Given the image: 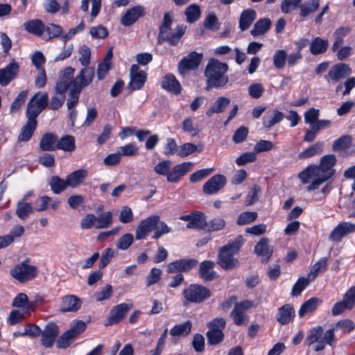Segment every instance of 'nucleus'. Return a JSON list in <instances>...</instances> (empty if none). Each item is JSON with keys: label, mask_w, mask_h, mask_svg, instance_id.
I'll use <instances>...</instances> for the list:
<instances>
[{"label": "nucleus", "mask_w": 355, "mask_h": 355, "mask_svg": "<svg viewBox=\"0 0 355 355\" xmlns=\"http://www.w3.org/2000/svg\"><path fill=\"white\" fill-rule=\"evenodd\" d=\"M227 69V64L214 58L210 59L205 70V76L207 78L206 90L225 86L229 81L228 76L225 74Z\"/></svg>", "instance_id": "f257e3e1"}, {"label": "nucleus", "mask_w": 355, "mask_h": 355, "mask_svg": "<svg viewBox=\"0 0 355 355\" xmlns=\"http://www.w3.org/2000/svg\"><path fill=\"white\" fill-rule=\"evenodd\" d=\"M173 21V17L170 13L166 12L164 14L159 26V33L157 38L159 44L166 41L171 45L175 46L178 44L180 38L184 34L185 27L182 25L178 26L175 28L171 29Z\"/></svg>", "instance_id": "f03ea898"}, {"label": "nucleus", "mask_w": 355, "mask_h": 355, "mask_svg": "<svg viewBox=\"0 0 355 355\" xmlns=\"http://www.w3.org/2000/svg\"><path fill=\"white\" fill-rule=\"evenodd\" d=\"M86 329V323L83 320H73L69 330L63 333L57 340L58 348H67Z\"/></svg>", "instance_id": "7ed1b4c3"}, {"label": "nucleus", "mask_w": 355, "mask_h": 355, "mask_svg": "<svg viewBox=\"0 0 355 355\" xmlns=\"http://www.w3.org/2000/svg\"><path fill=\"white\" fill-rule=\"evenodd\" d=\"M184 297L188 302L199 304L211 296V292L207 288L200 284H190L182 292Z\"/></svg>", "instance_id": "20e7f679"}, {"label": "nucleus", "mask_w": 355, "mask_h": 355, "mask_svg": "<svg viewBox=\"0 0 355 355\" xmlns=\"http://www.w3.org/2000/svg\"><path fill=\"white\" fill-rule=\"evenodd\" d=\"M318 170L317 165H310L298 174V178L303 184H307L313 180L307 187L309 191L318 189L324 182Z\"/></svg>", "instance_id": "39448f33"}, {"label": "nucleus", "mask_w": 355, "mask_h": 355, "mask_svg": "<svg viewBox=\"0 0 355 355\" xmlns=\"http://www.w3.org/2000/svg\"><path fill=\"white\" fill-rule=\"evenodd\" d=\"M28 261H24L10 271L11 275L21 283L32 279L37 275V268L28 264Z\"/></svg>", "instance_id": "423d86ee"}, {"label": "nucleus", "mask_w": 355, "mask_h": 355, "mask_svg": "<svg viewBox=\"0 0 355 355\" xmlns=\"http://www.w3.org/2000/svg\"><path fill=\"white\" fill-rule=\"evenodd\" d=\"M159 220V216L158 215H152L146 219L142 220L136 229V239H144L148 234L156 228Z\"/></svg>", "instance_id": "0eeeda50"}, {"label": "nucleus", "mask_w": 355, "mask_h": 355, "mask_svg": "<svg viewBox=\"0 0 355 355\" xmlns=\"http://www.w3.org/2000/svg\"><path fill=\"white\" fill-rule=\"evenodd\" d=\"M202 55L191 52L187 56L184 57L178 64V71L182 76H185L190 70L197 69L201 62Z\"/></svg>", "instance_id": "6e6552de"}, {"label": "nucleus", "mask_w": 355, "mask_h": 355, "mask_svg": "<svg viewBox=\"0 0 355 355\" xmlns=\"http://www.w3.org/2000/svg\"><path fill=\"white\" fill-rule=\"evenodd\" d=\"M130 80L128 83V89L135 91L141 89L145 84L147 73L140 69L138 64H134L130 69Z\"/></svg>", "instance_id": "1a4fd4ad"}, {"label": "nucleus", "mask_w": 355, "mask_h": 355, "mask_svg": "<svg viewBox=\"0 0 355 355\" xmlns=\"http://www.w3.org/2000/svg\"><path fill=\"white\" fill-rule=\"evenodd\" d=\"M336 163V158L334 155H326L321 157L320 164L317 166V168L319 169V174L322 176L324 182L328 180L334 175L333 166Z\"/></svg>", "instance_id": "9d476101"}, {"label": "nucleus", "mask_w": 355, "mask_h": 355, "mask_svg": "<svg viewBox=\"0 0 355 355\" xmlns=\"http://www.w3.org/2000/svg\"><path fill=\"white\" fill-rule=\"evenodd\" d=\"M355 232V225L350 222L340 223L329 234V240L340 242L343 237Z\"/></svg>", "instance_id": "9b49d317"}, {"label": "nucleus", "mask_w": 355, "mask_h": 355, "mask_svg": "<svg viewBox=\"0 0 355 355\" xmlns=\"http://www.w3.org/2000/svg\"><path fill=\"white\" fill-rule=\"evenodd\" d=\"M226 182L227 179L223 175H215L204 184L202 191L207 195L215 194L225 187Z\"/></svg>", "instance_id": "f8f14e48"}, {"label": "nucleus", "mask_w": 355, "mask_h": 355, "mask_svg": "<svg viewBox=\"0 0 355 355\" xmlns=\"http://www.w3.org/2000/svg\"><path fill=\"white\" fill-rule=\"evenodd\" d=\"M94 77V67H85L73 80V87L82 91L83 88L89 85Z\"/></svg>", "instance_id": "ddd939ff"}, {"label": "nucleus", "mask_w": 355, "mask_h": 355, "mask_svg": "<svg viewBox=\"0 0 355 355\" xmlns=\"http://www.w3.org/2000/svg\"><path fill=\"white\" fill-rule=\"evenodd\" d=\"M74 69L69 67L65 68L57 82L55 90L66 92L67 89L73 88Z\"/></svg>", "instance_id": "4468645a"}, {"label": "nucleus", "mask_w": 355, "mask_h": 355, "mask_svg": "<svg viewBox=\"0 0 355 355\" xmlns=\"http://www.w3.org/2000/svg\"><path fill=\"white\" fill-rule=\"evenodd\" d=\"M144 15L145 8L140 5L135 6L126 10L121 19V24L124 26H130Z\"/></svg>", "instance_id": "2eb2a0df"}, {"label": "nucleus", "mask_w": 355, "mask_h": 355, "mask_svg": "<svg viewBox=\"0 0 355 355\" xmlns=\"http://www.w3.org/2000/svg\"><path fill=\"white\" fill-rule=\"evenodd\" d=\"M59 334L58 326L54 322H50L45 327L42 333V343L45 347L53 346Z\"/></svg>", "instance_id": "dca6fc26"}, {"label": "nucleus", "mask_w": 355, "mask_h": 355, "mask_svg": "<svg viewBox=\"0 0 355 355\" xmlns=\"http://www.w3.org/2000/svg\"><path fill=\"white\" fill-rule=\"evenodd\" d=\"M130 307L125 303L114 306L110 311L107 322L105 325H112L122 320L130 311Z\"/></svg>", "instance_id": "f3484780"}, {"label": "nucleus", "mask_w": 355, "mask_h": 355, "mask_svg": "<svg viewBox=\"0 0 355 355\" xmlns=\"http://www.w3.org/2000/svg\"><path fill=\"white\" fill-rule=\"evenodd\" d=\"M254 252L259 257H262V261L267 263L270 259L273 248L270 245V240L268 238H262L254 246Z\"/></svg>", "instance_id": "a211bd4d"}, {"label": "nucleus", "mask_w": 355, "mask_h": 355, "mask_svg": "<svg viewBox=\"0 0 355 355\" xmlns=\"http://www.w3.org/2000/svg\"><path fill=\"white\" fill-rule=\"evenodd\" d=\"M19 69V67L16 62H12L8 64L5 68L0 69V85L6 86L16 76Z\"/></svg>", "instance_id": "6ab92c4d"}, {"label": "nucleus", "mask_w": 355, "mask_h": 355, "mask_svg": "<svg viewBox=\"0 0 355 355\" xmlns=\"http://www.w3.org/2000/svg\"><path fill=\"white\" fill-rule=\"evenodd\" d=\"M193 162H187L173 166V170L168 174L167 180L170 182H177L180 179L191 170Z\"/></svg>", "instance_id": "aec40b11"}, {"label": "nucleus", "mask_w": 355, "mask_h": 355, "mask_svg": "<svg viewBox=\"0 0 355 355\" xmlns=\"http://www.w3.org/2000/svg\"><path fill=\"white\" fill-rule=\"evenodd\" d=\"M196 259H180L169 263L167 266L168 272L173 273L177 272H187L197 266Z\"/></svg>", "instance_id": "412c9836"}, {"label": "nucleus", "mask_w": 355, "mask_h": 355, "mask_svg": "<svg viewBox=\"0 0 355 355\" xmlns=\"http://www.w3.org/2000/svg\"><path fill=\"white\" fill-rule=\"evenodd\" d=\"M352 73V69L348 64L339 63L331 67L328 72V77L333 81L337 82Z\"/></svg>", "instance_id": "4be33fe9"}, {"label": "nucleus", "mask_w": 355, "mask_h": 355, "mask_svg": "<svg viewBox=\"0 0 355 355\" xmlns=\"http://www.w3.org/2000/svg\"><path fill=\"white\" fill-rule=\"evenodd\" d=\"M218 264L222 268L229 270L239 266V261L233 254L219 250Z\"/></svg>", "instance_id": "5701e85b"}, {"label": "nucleus", "mask_w": 355, "mask_h": 355, "mask_svg": "<svg viewBox=\"0 0 355 355\" xmlns=\"http://www.w3.org/2000/svg\"><path fill=\"white\" fill-rule=\"evenodd\" d=\"M81 306L80 300L76 295H66L62 299L60 310L62 312L77 311Z\"/></svg>", "instance_id": "b1692460"}, {"label": "nucleus", "mask_w": 355, "mask_h": 355, "mask_svg": "<svg viewBox=\"0 0 355 355\" xmlns=\"http://www.w3.org/2000/svg\"><path fill=\"white\" fill-rule=\"evenodd\" d=\"M162 87L163 89L175 94H179L182 90L179 81L172 73L167 74L163 78Z\"/></svg>", "instance_id": "393cba45"}, {"label": "nucleus", "mask_w": 355, "mask_h": 355, "mask_svg": "<svg viewBox=\"0 0 355 355\" xmlns=\"http://www.w3.org/2000/svg\"><path fill=\"white\" fill-rule=\"evenodd\" d=\"M88 172L87 170L81 168L71 173L67 177L69 187L75 188L80 185L87 178Z\"/></svg>", "instance_id": "a878e982"}, {"label": "nucleus", "mask_w": 355, "mask_h": 355, "mask_svg": "<svg viewBox=\"0 0 355 355\" xmlns=\"http://www.w3.org/2000/svg\"><path fill=\"white\" fill-rule=\"evenodd\" d=\"M57 140L58 138L54 134L45 133L40 141L39 147L43 151L55 150H56Z\"/></svg>", "instance_id": "bb28decb"}, {"label": "nucleus", "mask_w": 355, "mask_h": 355, "mask_svg": "<svg viewBox=\"0 0 355 355\" xmlns=\"http://www.w3.org/2000/svg\"><path fill=\"white\" fill-rule=\"evenodd\" d=\"M295 315V311L290 304H285L278 309L277 320L282 324L289 323Z\"/></svg>", "instance_id": "cd10ccee"}, {"label": "nucleus", "mask_w": 355, "mask_h": 355, "mask_svg": "<svg viewBox=\"0 0 355 355\" xmlns=\"http://www.w3.org/2000/svg\"><path fill=\"white\" fill-rule=\"evenodd\" d=\"M206 227V216L205 214L200 211L193 213L191 220L187 224L188 229L205 230Z\"/></svg>", "instance_id": "c85d7f7f"}, {"label": "nucleus", "mask_w": 355, "mask_h": 355, "mask_svg": "<svg viewBox=\"0 0 355 355\" xmlns=\"http://www.w3.org/2000/svg\"><path fill=\"white\" fill-rule=\"evenodd\" d=\"M284 117L283 112L273 110L271 112L267 113V116H265L263 119V125L266 129H270L275 124L282 121Z\"/></svg>", "instance_id": "c756f323"}, {"label": "nucleus", "mask_w": 355, "mask_h": 355, "mask_svg": "<svg viewBox=\"0 0 355 355\" xmlns=\"http://www.w3.org/2000/svg\"><path fill=\"white\" fill-rule=\"evenodd\" d=\"M214 262L211 261H204L200 263L199 268V275L205 281H211L216 277V272L214 271Z\"/></svg>", "instance_id": "7c9ffc66"}, {"label": "nucleus", "mask_w": 355, "mask_h": 355, "mask_svg": "<svg viewBox=\"0 0 355 355\" xmlns=\"http://www.w3.org/2000/svg\"><path fill=\"white\" fill-rule=\"evenodd\" d=\"M230 99L225 97H218L215 103L207 110L206 115L211 116L213 114L222 113L230 103Z\"/></svg>", "instance_id": "2f4dec72"}, {"label": "nucleus", "mask_w": 355, "mask_h": 355, "mask_svg": "<svg viewBox=\"0 0 355 355\" xmlns=\"http://www.w3.org/2000/svg\"><path fill=\"white\" fill-rule=\"evenodd\" d=\"M257 17L256 12L252 9L244 10L239 19V27L242 31L247 30L255 20Z\"/></svg>", "instance_id": "473e14b6"}, {"label": "nucleus", "mask_w": 355, "mask_h": 355, "mask_svg": "<svg viewBox=\"0 0 355 355\" xmlns=\"http://www.w3.org/2000/svg\"><path fill=\"white\" fill-rule=\"evenodd\" d=\"M24 27L27 32L41 37H42L45 29V25L39 19L26 21L24 24Z\"/></svg>", "instance_id": "72a5a7b5"}, {"label": "nucleus", "mask_w": 355, "mask_h": 355, "mask_svg": "<svg viewBox=\"0 0 355 355\" xmlns=\"http://www.w3.org/2000/svg\"><path fill=\"white\" fill-rule=\"evenodd\" d=\"M37 125V121H26V124L21 128V132L18 135V141H29Z\"/></svg>", "instance_id": "f704fd0d"}, {"label": "nucleus", "mask_w": 355, "mask_h": 355, "mask_svg": "<svg viewBox=\"0 0 355 355\" xmlns=\"http://www.w3.org/2000/svg\"><path fill=\"white\" fill-rule=\"evenodd\" d=\"M329 46L327 40L320 37L313 38L310 44V51L313 55H319L324 53Z\"/></svg>", "instance_id": "c9c22d12"}, {"label": "nucleus", "mask_w": 355, "mask_h": 355, "mask_svg": "<svg viewBox=\"0 0 355 355\" xmlns=\"http://www.w3.org/2000/svg\"><path fill=\"white\" fill-rule=\"evenodd\" d=\"M192 323L187 320L182 324H176L170 331V335L173 337L187 336L191 331Z\"/></svg>", "instance_id": "e433bc0d"}, {"label": "nucleus", "mask_w": 355, "mask_h": 355, "mask_svg": "<svg viewBox=\"0 0 355 355\" xmlns=\"http://www.w3.org/2000/svg\"><path fill=\"white\" fill-rule=\"evenodd\" d=\"M324 330L322 327L317 326L313 328L308 336L306 338L305 343L307 345H319L323 341Z\"/></svg>", "instance_id": "4c0bfd02"}, {"label": "nucleus", "mask_w": 355, "mask_h": 355, "mask_svg": "<svg viewBox=\"0 0 355 355\" xmlns=\"http://www.w3.org/2000/svg\"><path fill=\"white\" fill-rule=\"evenodd\" d=\"M35 210L37 211H42L47 209L49 206H51L53 209H57L58 207L60 202L54 201L53 202L52 198L47 196H40L35 200Z\"/></svg>", "instance_id": "58836bf2"}, {"label": "nucleus", "mask_w": 355, "mask_h": 355, "mask_svg": "<svg viewBox=\"0 0 355 355\" xmlns=\"http://www.w3.org/2000/svg\"><path fill=\"white\" fill-rule=\"evenodd\" d=\"M37 95L38 93H35L27 105L26 116L28 121H37V117L42 111V110L36 106V104H34V101H35Z\"/></svg>", "instance_id": "ea45409f"}, {"label": "nucleus", "mask_w": 355, "mask_h": 355, "mask_svg": "<svg viewBox=\"0 0 355 355\" xmlns=\"http://www.w3.org/2000/svg\"><path fill=\"white\" fill-rule=\"evenodd\" d=\"M75 148V139L73 136L64 135L59 140H57L56 149L62 150L67 152H72Z\"/></svg>", "instance_id": "a19ab883"}, {"label": "nucleus", "mask_w": 355, "mask_h": 355, "mask_svg": "<svg viewBox=\"0 0 355 355\" xmlns=\"http://www.w3.org/2000/svg\"><path fill=\"white\" fill-rule=\"evenodd\" d=\"M335 328L326 331L323 334V341H321L319 345H315L313 348L315 352H320L324 349L325 345L333 346L336 342V337L334 335Z\"/></svg>", "instance_id": "79ce46f5"}, {"label": "nucleus", "mask_w": 355, "mask_h": 355, "mask_svg": "<svg viewBox=\"0 0 355 355\" xmlns=\"http://www.w3.org/2000/svg\"><path fill=\"white\" fill-rule=\"evenodd\" d=\"M271 26V21L268 18L259 19L251 30L250 33L254 36H259L266 33Z\"/></svg>", "instance_id": "37998d69"}, {"label": "nucleus", "mask_w": 355, "mask_h": 355, "mask_svg": "<svg viewBox=\"0 0 355 355\" xmlns=\"http://www.w3.org/2000/svg\"><path fill=\"white\" fill-rule=\"evenodd\" d=\"M320 6V0H309L300 5V15L306 17L314 12Z\"/></svg>", "instance_id": "c03bdc74"}, {"label": "nucleus", "mask_w": 355, "mask_h": 355, "mask_svg": "<svg viewBox=\"0 0 355 355\" xmlns=\"http://www.w3.org/2000/svg\"><path fill=\"white\" fill-rule=\"evenodd\" d=\"M113 223V214L111 211H105L96 216V229H105L112 225Z\"/></svg>", "instance_id": "a18cd8bd"}, {"label": "nucleus", "mask_w": 355, "mask_h": 355, "mask_svg": "<svg viewBox=\"0 0 355 355\" xmlns=\"http://www.w3.org/2000/svg\"><path fill=\"white\" fill-rule=\"evenodd\" d=\"M324 145V142L321 141H318L315 143L313 145L310 146L309 148L305 149L302 152H301L298 155V158L303 159H306L314 155L321 154L322 152V146Z\"/></svg>", "instance_id": "49530a36"}, {"label": "nucleus", "mask_w": 355, "mask_h": 355, "mask_svg": "<svg viewBox=\"0 0 355 355\" xmlns=\"http://www.w3.org/2000/svg\"><path fill=\"white\" fill-rule=\"evenodd\" d=\"M243 243L242 236H238L234 241L229 242L219 250L231 254H236L239 252Z\"/></svg>", "instance_id": "de8ad7c7"}, {"label": "nucleus", "mask_w": 355, "mask_h": 355, "mask_svg": "<svg viewBox=\"0 0 355 355\" xmlns=\"http://www.w3.org/2000/svg\"><path fill=\"white\" fill-rule=\"evenodd\" d=\"M327 267V259L326 257L320 259L312 266L309 273L308 274L309 278L313 281L320 273L326 270Z\"/></svg>", "instance_id": "09e8293b"}, {"label": "nucleus", "mask_w": 355, "mask_h": 355, "mask_svg": "<svg viewBox=\"0 0 355 355\" xmlns=\"http://www.w3.org/2000/svg\"><path fill=\"white\" fill-rule=\"evenodd\" d=\"M33 211L31 203L20 201L17 205L16 214L21 220L26 219Z\"/></svg>", "instance_id": "8fccbe9b"}, {"label": "nucleus", "mask_w": 355, "mask_h": 355, "mask_svg": "<svg viewBox=\"0 0 355 355\" xmlns=\"http://www.w3.org/2000/svg\"><path fill=\"white\" fill-rule=\"evenodd\" d=\"M92 4L91 17L95 18L99 13L101 8V0H82L81 9L84 12H87L89 9V3Z\"/></svg>", "instance_id": "3c124183"}, {"label": "nucleus", "mask_w": 355, "mask_h": 355, "mask_svg": "<svg viewBox=\"0 0 355 355\" xmlns=\"http://www.w3.org/2000/svg\"><path fill=\"white\" fill-rule=\"evenodd\" d=\"M49 184L52 191L55 194L60 193L69 186L67 179L63 180L58 176H53Z\"/></svg>", "instance_id": "603ef678"}, {"label": "nucleus", "mask_w": 355, "mask_h": 355, "mask_svg": "<svg viewBox=\"0 0 355 355\" xmlns=\"http://www.w3.org/2000/svg\"><path fill=\"white\" fill-rule=\"evenodd\" d=\"M319 300L312 297L302 304L299 310V316L303 318L305 315L313 312L318 304Z\"/></svg>", "instance_id": "864d4df0"}, {"label": "nucleus", "mask_w": 355, "mask_h": 355, "mask_svg": "<svg viewBox=\"0 0 355 355\" xmlns=\"http://www.w3.org/2000/svg\"><path fill=\"white\" fill-rule=\"evenodd\" d=\"M209 345H216L220 343L224 339V334L220 329H210L206 334Z\"/></svg>", "instance_id": "5fc2aeb1"}, {"label": "nucleus", "mask_w": 355, "mask_h": 355, "mask_svg": "<svg viewBox=\"0 0 355 355\" xmlns=\"http://www.w3.org/2000/svg\"><path fill=\"white\" fill-rule=\"evenodd\" d=\"M200 13L201 12L199 6L192 4L188 6L185 10L187 22L193 23L196 21L200 18Z\"/></svg>", "instance_id": "6e6d98bb"}, {"label": "nucleus", "mask_w": 355, "mask_h": 355, "mask_svg": "<svg viewBox=\"0 0 355 355\" xmlns=\"http://www.w3.org/2000/svg\"><path fill=\"white\" fill-rule=\"evenodd\" d=\"M352 138L350 135H344L334 141L332 148L334 151H340L348 148L352 144Z\"/></svg>", "instance_id": "4d7b16f0"}, {"label": "nucleus", "mask_w": 355, "mask_h": 355, "mask_svg": "<svg viewBox=\"0 0 355 355\" xmlns=\"http://www.w3.org/2000/svg\"><path fill=\"white\" fill-rule=\"evenodd\" d=\"M65 92L55 90V94L51 97L50 101V109L55 110L62 107L65 101Z\"/></svg>", "instance_id": "13d9d810"}, {"label": "nucleus", "mask_w": 355, "mask_h": 355, "mask_svg": "<svg viewBox=\"0 0 355 355\" xmlns=\"http://www.w3.org/2000/svg\"><path fill=\"white\" fill-rule=\"evenodd\" d=\"M44 31L46 32V34H43V39L45 40H49L52 38L60 36L62 33V28L58 25L51 24L48 26H45Z\"/></svg>", "instance_id": "bf43d9fd"}, {"label": "nucleus", "mask_w": 355, "mask_h": 355, "mask_svg": "<svg viewBox=\"0 0 355 355\" xmlns=\"http://www.w3.org/2000/svg\"><path fill=\"white\" fill-rule=\"evenodd\" d=\"M312 279L307 277H301L298 279L297 282L294 284L291 294L293 296H298L301 294L302 291L309 284Z\"/></svg>", "instance_id": "052dcab7"}, {"label": "nucleus", "mask_w": 355, "mask_h": 355, "mask_svg": "<svg viewBox=\"0 0 355 355\" xmlns=\"http://www.w3.org/2000/svg\"><path fill=\"white\" fill-rule=\"evenodd\" d=\"M257 218V213L255 211H244L239 214L236 223L239 225H244L254 222Z\"/></svg>", "instance_id": "680f3d73"}, {"label": "nucleus", "mask_w": 355, "mask_h": 355, "mask_svg": "<svg viewBox=\"0 0 355 355\" xmlns=\"http://www.w3.org/2000/svg\"><path fill=\"white\" fill-rule=\"evenodd\" d=\"M287 53L284 50H277L273 55V64L277 69H282L284 67Z\"/></svg>", "instance_id": "e2e57ef3"}, {"label": "nucleus", "mask_w": 355, "mask_h": 355, "mask_svg": "<svg viewBox=\"0 0 355 355\" xmlns=\"http://www.w3.org/2000/svg\"><path fill=\"white\" fill-rule=\"evenodd\" d=\"M133 241V235L132 234L127 233L119 238L116 243V246L120 250H125L132 245Z\"/></svg>", "instance_id": "0e129e2a"}, {"label": "nucleus", "mask_w": 355, "mask_h": 355, "mask_svg": "<svg viewBox=\"0 0 355 355\" xmlns=\"http://www.w3.org/2000/svg\"><path fill=\"white\" fill-rule=\"evenodd\" d=\"M28 91L24 90L21 92L16 98L14 100L10 105V110L11 112H15L18 111L21 106L25 103L27 98Z\"/></svg>", "instance_id": "69168bd1"}, {"label": "nucleus", "mask_w": 355, "mask_h": 355, "mask_svg": "<svg viewBox=\"0 0 355 355\" xmlns=\"http://www.w3.org/2000/svg\"><path fill=\"white\" fill-rule=\"evenodd\" d=\"M115 256V252L113 249L107 248L105 249L102 253L99 262L98 268H103L107 266L111 261L112 259Z\"/></svg>", "instance_id": "338daca9"}, {"label": "nucleus", "mask_w": 355, "mask_h": 355, "mask_svg": "<svg viewBox=\"0 0 355 355\" xmlns=\"http://www.w3.org/2000/svg\"><path fill=\"white\" fill-rule=\"evenodd\" d=\"M349 307V310L355 306V286L349 288L343 295L342 300Z\"/></svg>", "instance_id": "774afa93"}]
</instances>
